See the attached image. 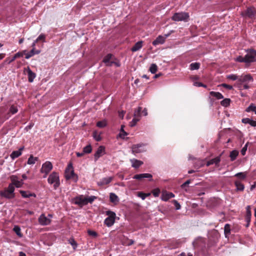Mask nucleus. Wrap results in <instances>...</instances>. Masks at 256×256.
Masks as SVG:
<instances>
[{
    "instance_id": "f257e3e1",
    "label": "nucleus",
    "mask_w": 256,
    "mask_h": 256,
    "mask_svg": "<svg viewBox=\"0 0 256 256\" xmlns=\"http://www.w3.org/2000/svg\"><path fill=\"white\" fill-rule=\"evenodd\" d=\"M14 190L12 184H9L7 188L0 192V196L7 199H12L15 197Z\"/></svg>"
},
{
    "instance_id": "f03ea898",
    "label": "nucleus",
    "mask_w": 256,
    "mask_h": 256,
    "mask_svg": "<svg viewBox=\"0 0 256 256\" xmlns=\"http://www.w3.org/2000/svg\"><path fill=\"white\" fill-rule=\"evenodd\" d=\"M106 214L108 216L104 221V224L108 227L112 226L115 222L116 214L114 212L111 210L106 212Z\"/></svg>"
},
{
    "instance_id": "7ed1b4c3",
    "label": "nucleus",
    "mask_w": 256,
    "mask_h": 256,
    "mask_svg": "<svg viewBox=\"0 0 256 256\" xmlns=\"http://www.w3.org/2000/svg\"><path fill=\"white\" fill-rule=\"evenodd\" d=\"M65 178L66 180L74 178L75 182H76L78 179V176L74 172L72 164L71 163L68 164L65 170Z\"/></svg>"
},
{
    "instance_id": "20e7f679",
    "label": "nucleus",
    "mask_w": 256,
    "mask_h": 256,
    "mask_svg": "<svg viewBox=\"0 0 256 256\" xmlns=\"http://www.w3.org/2000/svg\"><path fill=\"white\" fill-rule=\"evenodd\" d=\"M48 182L50 184H54V188L56 190L60 186L59 176L58 173L52 172L48 176Z\"/></svg>"
},
{
    "instance_id": "39448f33",
    "label": "nucleus",
    "mask_w": 256,
    "mask_h": 256,
    "mask_svg": "<svg viewBox=\"0 0 256 256\" xmlns=\"http://www.w3.org/2000/svg\"><path fill=\"white\" fill-rule=\"evenodd\" d=\"M241 15L244 18L254 19L256 16V8L254 7H248L242 12Z\"/></svg>"
},
{
    "instance_id": "423d86ee",
    "label": "nucleus",
    "mask_w": 256,
    "mask_h": 256,
    "mask_svg": "<svg viewBox=\"0 0 256 256\" xmlns=\"http://www.w3.org/2000/svg\"><path fill=\"white\" fill-rule=\"evenodd\" d=\"M172 18L174 21L187 22L189 18V14L186 12H177L174 14Z\"/></svg>"
},
{
    "instance_id": "0eeeda50",
    "label": "nucleus",
    "mask_w": 256,
    "mask_h": 256,
    "mask_svg": "<svg viewBox=\"0 0 256 256\" xmlns=\"http://www.w3.org/2000/svg\"><path fill=\"white\" fill-rule=\"evenodd\" d=\"M52 168V164L50 162H46L44 164H43L42 166V168L40 170V172L42 173H44L45 174L44 176V178H46L48 174L50 172Z\"/></svg>"
},
{
    "instance_id": "6e6552de",
    "label": "nucleus",
    "mask_w": 256,
    "mask_h": 256,
    "mask_svg": "<svg viewBox=\"0 0 256 256\" xmlns=\"http://www.w3.org/2000/svg\"><path fill=\"white\" fill-rule=\"evenodd\" d=\"M246 63L254 62L256 61V50H251L246 56Z\"/></svg>"
},
{
    "instance_id": "1a4fd4ad",
    "label": "nucleus",
    "mask_w": 256,
    "mask_h": 256,
    "mask_svg": "<svg viewBox=\"0 0 256 256\" xmlns=\"http://www.w3.org/2000/svg\"><path fill=\"white\" fill-rule=\"evenodd\" d=\"M74 203L80 206L86 205V197H84L83 195H80L74 198L73 200Z\"/></svg>"
},
{
    "instance_id": "9d476101",
    "label": "nucleus",
    "mask_w": 256,
    "mask_h": 256,
    "mask_svg": "<svg viewBox=\"0 0 256 256\" xmlns=\"http://www.w3.org/2000/svg\"><path fill=\"white\" fill-rule=\"evenodd\" d=\"M24 72H27L28 76V80L30 82H32L36 76V74L28 66L24 68Z\"/></svg>"
},
{
    "instance_id": "9b49d317",
    "label": "nucleus",
    "mask_w": 256,
    "mask_h": 256,
    "mask_svg": "<svg viewBox=\"0 0 256 256\" xmlns=\"http://www.w3.org/2000/svg\"><path fill=\"white\" fill-rule=\"evenodd\" d=\"M251 208L250 206H248L246 208V228L248 227L250 222V218L252 216V212H251Z\"/></svg>"
},
{
    "instance_id": "f8f14e48",
    "label": "nucleus",
    "mask_w": 256,
    "mask_h": 256,
    "mask_svg": "<svg viewBox=\"0 0 256 256\" xmlns=\"http://www.w3.org/2000/svg\"><path fill=\"white\" fill-rule=\"evenodd\" d=\"M104 154V148L103 146H100L98 148L96 152L94 154V160L96 161L100 156Z\"/></svg>"
},
{
    "instance_id": "ddd939ff",
    "label": "nucleus",
    "mask_w": 256,
    "mask_h": 256,
    "mask_svg": "<svg viewBox=\"0 0 256 256\" xmlns=\"http://www.w3.org/2000/svg\"><path fill=\"white\" fill-rule=\"evenodd\" d=\"M144 146V144H134L132 146V152L133 154H138L144 151V150L142 149V148Z\"/></svg>"
},
{
    "instance_id": "4468645a",
    "label": "nucleus",
    "mask_w": 256,
    "mask_h": 256,
    "mask_svg": "<svg viewBox=\"0 0 256 256\" xmlns=\"http://www.w3.org/2000/svg\"><path fill=\"white\" fill-rule=\"evenodd\" d=\"M39 223L42 226H46L50 223V220L44 214H41L38 218Z\"/></svg>"
},
{
    "instance_id": "2eb2a0df",
    "label": "nucleus",
    "mask_w": 256,
    "mask_h": 256,
    "mask_svg": "<svg viewBox=\"0 0 256 256\" xmlns=\"http://www.w3.org/2000/svg\"><path fill=\"white\" fill-rule=\"evenodd\" d=\"M174 194L171 192H163L161 196L162 200L166 202L169 199L174 198Z\"/></svg>"
},
{
    "instance_id": "dca6fc26",
    "label": "nucleus",
    "mask_w": 256,
    "mask_h": 256,
    "mask_svg": "<svg viewBox=\"0 0 256 256\" xmlns=\"http://www.w3.org/2000/svg\"><path fill=\"white\" fill-rule=\"evenodd\" d=\"M169 36V34L166 35V37H164L162 36H159L158 37L156 38L152 42V44L154 46H156L159 44H163L166 38L168 37Z\"/></svg>"
},
{
    "instance_id": "f3484780",
    "label": "nucleus",
    "mask_w": 256,
    "mask_h": 256,
    "mask_svg": "<svg viewBox=\"0 0 256 256\" xmlns=\"http://www.w3.org/2000/svg\"><path fill=\"white\" fill-rule=\"evenodd\" d=\"M252 82L253 78L250 74H246L239 76L238 82Z\"/></svg>"
},
{
    "instance_id": "a211bd4d",
    "label": "nucleus",
    "mask_w": 256,
    "mask_h": 256,
    "mask_svg": "<svg viewBox=\"0 0 256 256\" xmlns=\"http://www.w3.org/2000/svg\"><path fill=\"white\" fill-rule=\"evenodd\" d=\"M24 146H23L20 148L18 150L13 151L10 155V158L12 160H14V158H18L22 154V152L24 150Z\"/></svg>"
},
{
    "instance_id": "6ab92c4d",
    "label": "nucleus",
    "mask_w": 256,
    "mask_h": 256,
    "mask_svg": "<svg viewBox=\"0 0 256 256\" xmlns=\"http://www.w3.org/2000/svg\"><path fill=\"white\" fill-rule=\"evenodd\" d=\"M112 56V54H108L103 59V62L106 64L107 66H111L112 64L114 63L112 62H110V60Z\"/></svg>"
},
{
    "instance_id": "aec40b11",
    "label": "nucleus",
    "mask_w": 256,
    "mask_h": 256,
    "mask_svg": "<svg viewBox=\"0 0 256 256\" xmlns=\"http://www.w3.org/2000/svg\"><path fill=\"white\" fill-rule=\"evenodd\" d=\"M40 52V50H36L35 48H32V50L28 53H26L25 58L29 59L30 58L34 56V54H39Z\"/></svg>"
},
{
    "instance_id": "412c9836",
    "label": "nucleus",
    "mask_w": 256,
    "mask_h": 256,
    "mask_svg": "<svg viewBox=\"0 0 256 256\" xmlns=\"http://www.w3.org/2000/svg\"><path fill=\"white\" fill-rule=\"evenodd\" d=\"M220 161V156H217V157H216L214 158H212V159L210 160L209 161H208L206 164V166H208L210 165H212L213 164H215L217 165L219 164Z\"/></svg>"
},
{
    "instance_id": "4be33fe9",
    "label": "nucleus",
    "mask_w": 256,
    "mask_h": 256,
    "mask_svg": "<svg viewBox=\"0 0 256 256\" xmlns=\"http://www.w3.org/2000/svg\"><path fill=\"white\" fill-rule=\"evenodd\" d=\"M20 194L24 198H28L30 196H33L34 198L36 197V194L34 193H31L28 191H24L20 190Z\"/></svg>"
},
{
    "instance_id": "5701e85b",
    "label": "nucleus",
    "mask_w": 256,
    "mask_h": 256,
    "mask_svg": "<svg viewBox=\"0 0 256 256\" xmlns=\"http://www.w3.org/2000/svg\"><path fill=\"white\" fill-rule=\"evenodd\" d=\"M130 162L132 164V166L136 168H138L140 166L143 164V162L141 160H138L135 158L130 160Z\"/></svg>"
},
{
    "instance_id": "b1692460",
    "label": "nucleus",
    "mask_w": 256,
    "mask_h": 256,
    "mask_svg": "<svg viewBox=\"0 0 256 256\" xmlns=\"http://www.w3.org/2000/svg\"><path fill=\"white\" fill-rule=\"evenodd\" d=\"M112 178H113L112 176L103 178L98 183V184L99 185L108 184L112 182Z\"/></svg>"
},
{
    "instance_id": "393cba45",
    "label": "nucleus",
    "mask_w": 256,
    "mask_h": 256,
    "mask_svg": "<svg viewBox=\"0 0 256 256\" xmlns=\"http://www.w3.org/2000/svg\"><path fill=\"white\" fill-rule=\"evenodd\" d=\"M142 46V41H138L134 44L132 47L131 50L132 52H136L140 50Z\"/></svg>"
},
{
    "instance_id": "a878e982",
    "label": "nucleus",
    "mask_w": 256,
    "mask_h": 256,
    "mask_svg": "<svg viewBox=\"0 0 256 256\" xmlns=\"http://www.w3.org/2000/svg\"><path fill=\"white\" fill-rule=\"evenodd\" d=\"M242 122L244 124H248L252 126H256V120H254L248 118H246L242 120Z\"/></svg>"
},
{
    "instance_id": "bb28decb",
    "label": "nucleus",
    "mask_w": 256,
    "mask_h": 256,
    "mask_svg": "<svg viewBox=\"0 0 256 256\" xmlns=\"http://www.w3.org/2000/svg\"><path fill=\"white\" fill-rule=\"evenodd\" d=\"M110 201L112 203H117L119 201L118 196L114 193L111 192L110 195Z\"/></svg>"
},
{
    "instance_id": "cd10ccee",
    "label": "nucleus",
    "mask_w": 256,
    "mask_h": 256,
    "mask_svg": "<svg viewBox=\"0 0 256 256\" xmlns=\"http://www.w3.org/2000/svg\"><path fill=\"white\" fill-rule=\"evenodd\" d=\"M210 96H213L216 98L218 100H220L224 98V96L222 94L219 92H215L212 91L210 92Z\"/></svg>"
},
{
    "instance_id": "c85d7f7f",
    "label": "nucleus",
    "mask_w": 256,
    "mask_h": 256,
    "mask_svg": "<svg viewBox=\"0 0 256 256\" xmlns=\"http://www.w3.org/2000/svg\"><path fill=\"white\" fill-rule=\"evenodd\" d=\"M234 184L238 190L243 191L244 188V185L238 180H236L234 182Z\"/></svg>"
},
{
    "instance_id": "c756f323",
    "label": "nucleus",
    "mask_w": 256,
    "mask_h": 256,
    "mask_svg": "<svg viewBox=\"0 0 256 256\" xmlns=\"http://www.w3.org/2000/svg\"><path fill=\"white\" fill-rule=\"evenodd\" d=\"M13 230L16 232L18 237L22 238L23 236V234L21 232L20 228L18 226H14V228H13Z\"/></svg>"
},
{
    "instance_id": "7c9ffc66",
    "label": "nucleus",
    "mask_w": 256,
    "mask_h": 256,
    "mask_svg": "<svg viewBox=\"0 0 256 256\" xmlns=\"http://www.w3.org/2000/svg\"><path fill=\"white\" fill-rule=\"evenodd\" d=\"M200 63H199V62H196L192 63L190 65V68L192 70H197L200 68Z\"/></svg>"
},
{
    "instance_id": "2f4dec72",
    "label": "nucleus",
    "mask_w": 256,
    "mask_h": 256,
    "mask_svg": "<svg viewBox=\"0 0 256 256\" xmlns=\"http://www.w3.org/2000/svg\"><path fill=\"white\" fill-rule=\"evenodd\" d=\"M238 152L236 150H234L230 152V160L232 161H234L235 160L238 156Z\"/></svg>"
},
{
    "instance_id": "473e14b6",
    "label": "nucleus",
    "mask_w": 256,
    "mask_h": 256,
    "mask_svg": "<svg viewBox=\"0 0 256 256\" xmlns=\"http://www.w3.org/2000/svg\"><path fill=\"white\" fill-rule=\"evenodd\" d=\"M246 175H247L246 172H238V173L234 175V176H236L240 180H244L246 177Z\"/></svg>"
},
{
    "instance_id": "72a5a7b5",
    "label": "nucleus",
    "mask_w": 256,
    "mask_h": 256,
    "mask_svg": "<svg viewBox=\"0 0 256 256\" xmlns=\"http://www.w3.org/2000/svg\"><path fill=\"white\" fill-rule=\"evenodd\" d=\"M230 101L231 100L230 98H224L220 102V104L223 106L227 107L228 106H230Z\"/></svg>"
},
{
    "instance_id": "f704fd0d",
    "label": "nucleus",
    "mask_w": 256,
    "mask_h": 256,
    "mask_svg": "<svg viewBox=\"0 0 256 256\" xmlns=\"http://www.w3.org/2000/svg\"><path fill=\"white\" fill-rule=\"evenodd\" d=\"M142 109V108L139 106L138 108L136 110H134V118H138L140 119Z\"/></svg>"
},
{
    "instance_id": "c9c22d12",
    "label": "nucleus",
    "mask_w": 256,
    "mask_h": 256,
    "mask_svg": "<svg viewBox=\"0 0 256 256\" xmlns=\"http://www.w3.org/2000/svg\"><path fill=\"white\" fill-rule=\"evenodd\" d=\"M38 160V158L34 157L32 155H31L28 160V164H34Z\"/></svg>"
},
{
    "instance_id": "e433bc0d",
    "label": "nucleus",
    "mask_w": 256,
    "mask_h": 256,
    "mask_svg": "<svg viewBox=\"0 0 256 256\" xmlns=\"http://www.w3.org/2000/svg\"><path fill=\"white\" fill-rule=\"evenodd\" d=\"M124 126L122 125L120 128V132L119 134V136L122 138H124V136L128 134L124 130Z\"/></svg>"
},
{
    "instance_id": "4c0bfd02",
    "label": "nucleus",
    "mask_w": 256,
    "mask_h": 256,
    "mask_svg": "<svg viewBox=\"0 0 256 256\" xmlns=\"http://www.w3.org/2000/svg\"><path fill=\"white\" fill-rule=\"evenodd\" d=\"M158 70V67L156 64H151L150 68V71L152 74H155Z\"/></svg>"
},
{
    "instance_id": "58836bf2",
    "label": "nucleus",
    "mask_w": 256,
    "mask_h": 256,
    "mask_svg": "<svg viewBox=\"0 0 256 256\" xmlns=\"http://www.w3.org/2000/svg\"><path fill=\"white\" fill-rule=\"evenodd\" d=\"M246 112H250V111L256 112V106L254 104H251L248 108H246Z\"/></svg>"
},
{
    "instance_id": "ea45409f",
    "label": "nucleus",
    "mask_w": 256,
    "mask_h": 256,
    "mask_svg": "<svg viewBox=\"0 0 256 256\" xmlns=\"http://www.w3.org/2000/svg\"><path fill=\"white\" fill-rule=\"evenodd\" d=\"M10 178L12 181V183H10V184H12L13 186H14V184L15 183L16 181L18 180V178L16 175H12L10 176Z\"/></svg>"
},
{
    "instance_id": "a19ab883",
    "label": "nucleus",
    "mask_w": 256,
    "mask_h": 256,
    "mask_svg": "<svg viewBox=\"0 0 256 256\" xmlns=\"http://www.w3.org/2000/svg\"><path fill=\"white\" fill-rule=\"evenodd\" d=\"M93 137L97 142L100 141L102 139L100 134L96 131L93 132Z\"/></svg>"
},
{
    "instance_id": "79ce46f5",
    "label": "nucleus",
    "mask_w": 256,
    "mask_h": 256,
    "mask_svg": "<svg viewBox=\"0 0 256 256\" xmlns=\"http://www.w3.org/2000/svg\"><path fill=\"white\" fill-rule=\"evenodd\" d=\"M92 148L90 144L86 146L83 149V152L84 154H90L92 152Z\"/></svg>"
},
{
    "instance_id": "37998d69",
    "label": "nucleus",
    "mask_w": 256,
    "mask_h": 256,
    "mask_svg": "<svg viewBox=\"0 0 256 256\" xmlns=\"http://www.w3.org/2000/svg\"><path fill=\"white\" fill-rule=\"evenodd\" d=\"M140 118H134L130 122V126L131 127L134 126L140 120Z\"/></svg>"
},
{
    "instance_id": "c03bdc74",
    "label": "nucleus",
    "mask_w": 256,
    "mask_h": 256,
    "mask_svg": "<svg viewBox=\"0 0 256 256\" xmlns=\"http://www.w3.org/2000/svg\"><path fill=\"white\" fill-rule=\"evenodd\" d=\"M96 198H97L96 196H89L88 198L86 197V204L88 203L92 204L96 199Z\"/></svg>"
},
{
    "instance_id": "a18cd8bd",
    "label": "nucleus",
    "mask_w": 256,
    "mask_h": 256,
    "mask_svg": "<svg viewBox=\"0 0 256 256\" xmlns=\"http://www.w3.org/2000/svg\"><path fill=\"white\" fill-rule=\"evenodd\" d=\"M24 184L23 180H18V181H16L15 183L14 184V186H16V188H21L22 186Z\"/></svg>"
},
{
    "instance_id": "49530a36",
    "label": "nucleus",
    "mask_w": 256,
    "mask_h": 256,
    "mask_svg": "<svg viewBox=\"0 0 256 256\" xmlns=\"http://www.w3.org/2000/svg\"><path fill=\"white\" fill-rule=\"evenodd\" d=\"M226 78H227L232 80H238L239 76H238L234 74H232L227 76Z\"/></svg>"
},
{
    "instance_id": "de8ad7c7",
    "label": "nucleus",
    "mask_w": 256,
    "mask_h": 256,
    "mask_svg": "<svg viewBox=\"0 0 256 256\" xmlns=\"http://www.w3.org/2000/svg\"><path fill=\"white\" fill-rule=\"evenodd\" d=\"M224 234H228L230 233V226L229 224H225L224 226Z\"/></svg>"
},
{
    "instance_id": "09e8293b",
    "label": "nucleus",
    "mask_w": 256,
    "mask_h": 256,
    "mask_svg": "<svg viewBox=\"0 0 256 256\" xmlns=\"http://www.w3.org/2000/svg\"><path fill=\"white\" fill-rule=\"evenodd\" d=\"M69 243L73 246L74 249H76L77 247V243L74 238L70 239Z\"/></svg>"
},
{
    "instance_id": "8fccbe9b",
    "label": "nucleus",
    "mask_w": 256,
    "mask_h": 256,
    "mask_svg": "<svg viewBox=\"0 0 256 256\" xmlns=\"http://www.w3.org/2000/svg\"><path fill=\"white\" fill-rule=\"evenodd\" d=\"M96 126L98 128H104L106 126V122L104 121H99L96 123Z\"/></svg>"
},
{
    "instance_id": "3c124183",
    "label": "nucleus",
    "mask_w": 256,
    "mask_h": 256,
    "mask_svg": "<svg viewBox=\"0 0 256 256\" xmlns=\"http://www.w3.org/2000/svg\"><path fill=\"white\" fill-rule=\"evenodd\" d=\"M10 111L12 114H14L18 112V110L16 106L12 105L10 106Z\"/></svg>"
},
{
    "instance_id": "603ef678",
    "label": "nucleus",
    "mask_w": 256,
    "mask_h": 256,
    "mask_svg": "<svg viewBox=\"0 0 256 256\" xmlns=\"http://www.w3.org/2000/svg\"><path fill=\"white\" fill-rule=\"evenodd\" d=\"M26 50H22V52H18L16 53L14 55L16 56V58H20V57H22L24 54L26 55Z\"/></svg>"
},
{
    "instance_id": "864d4df0",
    "label": "nucleus",
    "mask_w": 256,
    "mask_h": 256,
    "mask_svg": "<svg viewBox=\"0 0 256 256\" xmlns=\"http://www.w3.org/2000/svg\"><path fill=\"white\" fill-rule=\"evenodd\" d=\"M152 194L155 197L158 196L160 193V190L159 188H155L152 191Z\"/></svg>"
},
{
    "instance_id": "5fc2aeb1",
    "label": "nucleus",
    "mask_w": 256,
    "mask_h": 256,
    "mask_svg": "<svg viewBox=\"0 0 256 256\" xmlns=\"http://www.w3.org/2000/svg\"><path fill=\"white\" fill-rule=\"evenodd\" d=\"M45 38H46V36L44 34H40L38 36V38L36 39V40H37V42H38V41L40 40H42V41L43 42H45Z\"/></svg>"
},
{
    "instance_id": "6e6d98bb",
    "label": "nucleus",
    "mask_w": 256,
    "mask_h": 256,
    "mask_svg": "<svg viewBox=\"0 0 256 256\" xmlns=\"http://www.w3.org/2000/svg\"><path fill=\"white\" fill-rule=\"evenodd\" d=\"M236 61L240 62H244L246 63V57L245 56L242 57V56H238V58H236Z\"/></svg>"
},
{
    "instance_id": "4d7b16f0",
    "label": "nucleus",
    "mask_w": 256,
    "mask_h": 256,
    "mask_svg": "<svg viewBox=\"0 0 256 256\" xmlns=\"http://www.w3.org/2000/svg\"><path fill=\"white\" fill-rule=\"evenodd\" d=\"M172 203L174 204L175 206V208L176 210H180L181 208L180 204L176 200H173L172 201Z\"/></svg>"
},
{
    "instance_id": "13d9d810",
    "label": "nucleus",
    "mask_w": 256,
    "mask_h": 256,
    "mask_svg": "<svg viewBox=\"0 0 256 256\" xmlns=\"http://www.w3.org/2000/svg\"><path fill=\"white\" fill-rule=\"evenodd\" d=\"M148 195H150V194H144V193H143L142 192H139L138 194V196L141 198L142 200H144L148 196Z\"/></svg>"
},
{
    "instance_id": "bf43d9fd",
    "label": "nucleus",
    "mask_w": 256,
    "mask_h": 256,
    "mask_svg": "<svg viewBox=\"0 0 256 256\" xmlns=\"http://www.w3.org/2000/svg\"><path fill=\"white\" fill-rule=\"evenodd\" d=\"M88 233L89 236H92L94 237V238L98 236L97 232H94V231H93V230H88Z\"/></svg>"
},
{
    "instance_id": "052dcab7",
    "label": "nucleus",
    "mask_w": 256,
    "mask_h": 256,
    "mask_svg": "<svg viewBox=\"0 0 256 256\" xmlns=\"http://www.w3.org/2000/svg\"><path fill=\"white\" fill-rule=\"evenodd\" d=\"M142 174L144 178H150V181L152 180V176L151 174H148V173H144V174Z\"/></svg>"
},
{
    "instance_id": "680f3d73",
    "label": "nucleus",
    "mask_w": 256,
    "mask_h": 256,
    "mask_svg": "<svg viewBox=\"0 0 256 256\" xmlns=\"http://www.w3.org/2000/svg\"><path fill=\"white\" fill-rule=\"evenodd\" d=\"M133 178L138 180H142L144 178H143L142 174H135Z\"/></svg>"
},
{
    "instance_id": "e2e57ef3",
    "label": "nucleus",
    "mask_w": 256,
    "mask_h": 256,
    "mask_svg": "<svg viewBox=\"0 0 256 256\" xmlns=\"http://www.w3.org/2000/svg\"><path fill=\"white\" fill-rule=\"evenodd\" d=\"M194 86H198V87L202 86L204 88H206V84H204L200 82H194Z\"/></svg>"
},
{
    "instance_id": "0e129e2a",
    "label": "nucleus",
    "mask_w": 256,
    "mask_h": 256,
    "mask_svg": "<svg viewBox=\"0 0 256 256\" xmlns=\"http://www.w3.org/2000/svg\"><path fill=\"white\" fill-rule=\"evenodd\" d=\"M248 144H246L242 149L241 154L242 156H244L246 154V152L247 150Z\"/></svg>"
},
{
    "instance_id": "69168bd1",
    "label": "nucleus",
    "mask_w": 256,
    "mask_h": 256,
    "mask_svg": "<svg viewBox=\"0 0 256 256\" xmlns=\"http://www.w3.org/2000/svg\"><path fill=\"white\" fill-rule=\"evenodd\" d=\"M190 182L191 181L190 180H187L186 182L181 185V188H184L185 187L188 186L190 183Z\"/></svg>"
},
{
    "instance_id": "338daca9",
    "label": "nucleus",
    "mask_w": 256,
    "mask_h": 256,
    "mask_svg": "<svg viewBox=\"0 0 256 256\" xmlns=\"http://www.w3.org/2000/svg\"><path fill=\"white\" fill-rule=\"evenodd\" d=\"M220 86H222V87L226 88L228 90H232L233 88V87L232 86L227 84H222Z\"/></svg>"
},
{
    "instance_id": "774afa93",
    "label": "nucleus",
    "mask_w": 256,
    "mask_h": 256,
    "mask_svg": "<svg viewBox=\"0 0 256 256\" xmlns=\"http://www.w3.org/2000/svg\"><path fill=\"white\" fill-rule=\"evenodd\" d=\"M238 87L240 89L242 90V88L244 89H248L249 88V86L247 84H244V86H242V84H240Z\"/></svg>"
}]
</instances>
